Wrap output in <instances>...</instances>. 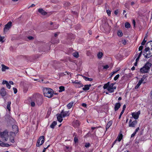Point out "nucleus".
<instances>
[{
  "label": "nucleus",
  "mask_w": 152,
  "mask_h": 152,
  "mask_svg": "<svg viewBox=\"0 0 152 152\" xmlns=\"http://www.w3.org/2000/svg\"><path fill=\"white\" fill-rule=\"evenodd\" d=\"M63 117L61 113L57 115V119L58 121L60 122H61L63 121Z\"/></svg>",
  "instance_id": "4468645a"
},
{
  "label": "nucleus",
  "mask_w": 152,
  "mask_h": 152,
  "mask_svg": "<svg viewBox=\"0 0 152 152\" xmlns=\"http://www.w3.org/2000/svg\"><path fill=\"white\" fill-rule=\"evenodd\" d=\"M10 84H11V85H13L14 84V83L13 82V81H9V83Z\"/></svg>",
  "instance_id": "69168bd1"
},
{
  "label": "nucleus",
  "mask_w": 152,
  "mask_h": 152,
  "mask_svg": "<svg viewBox=\"0 0 152 152\" xmlns=\"http://www.w3.org/2000/svg\"><path fill=\"white\" fill-rule=\"evenodd\" d=\"M136 3H135L134 2V1H132L131 2V5L132 6H133L134 4H136Z\"/></svg>",
  "instance_id": "e2e57ef3"
},
{
  "label": "nucleus",
  "mask_w": 152,
  "mask_h": 152,
  "mask_svg": "<svg viewBox=\"0 0 152 152\" xmlns=\"http://www.w3.org/2000/svg\"><path fill=\"white\" fill-rule=\"evenodd\" d=\"M137 124V121L136 120L132 121L131 120H130L129 122V126L130 127H134Z\"/></svg>",
  "instance_id": "9d476101"
},
{
  "label": "nucleus",
  "mask_w": 152,
  "mask_h": 152,
  "mask_svg": "<svg viewBox=\"0 0 152 152\" xmlns=\"http://www.w3.org/2000/svg\"><path fill=\"white\" fill-rule=\"evenodd\" d=\"M143 47L142 46H140L139 48V50L140 51H142V50L143 49Z\"/></svg>",
  "instance_id": "49530a36"
},
{
  "label": "nucleus",
  "mask_w": 152,
  "mask_h": 152,
  "mask_svg": "<svg viewBox=\"0 0 152 152\" xmlns=\"http://www.w3.org/2000/svg\"><path fill=\"white\" fill-rule=\"evenodd\" d=\"M136 134V133L135 132H134L132 135L131 136V137H134Z\"/></svg>",
  "instance_id": "13d9d810"
},
{
  "label": "nucleus",
  "mask_w": 152,
  "mask_h": 152,
  "mask_svg": "<svg viewBox=\"0 0 152 152\" xmlns=\"http://www.w3.org/2000/svg\"><path fill=\"white\" fill-rule=\"evenodd\" d=\"M126 108V106L125 104H124L123 107V110H125V108Z\"/></svg>",
  "instance_id": "bf43d9fd"
},
{
  "label": "nucleus",
  "mask_w": 152,
  "mask_h": 152,
  "mask_svg": "<svg viewBox=\"0 0 152 152\" xmlns=\"http://www.w3.org/2000/svg\"><path fill=\"white\" fill-rule=\"evenodd\" d=\"M38 12L41 14L43 15H45L47 14V13L42 8L39 9L38 10Z\"/></svg>",
  "instance_id": "6ab92c4d"
},
{
  "label": "nucleus",
  "mask_w": 152,
  "mask_h": 152,
  "mask_svg": "<svg viewBox=\"0 0 152 152\" xmlns=\"http://www.w3.org/2000/svg\"><path fill=\"white\" fill-rule=\"evenodd\" d=\"M146 77L143 76L141 78V79L139 80L138 83L140 84V85L142 83H146Z\"/></svg>",
  "instance_id": "ddd939ff"
},
{
  "label": "nucleus",
  "mask_w": 152,
  "mask_h": 152,
  "mask_svg": "<svg viewBox=\"0 0 152 152\" xmlns=\"http://www.w3.org/2000/svg\"><path fill=\"white\" fill-rule=\"evenodd\" d=\"M7 87L9 89H10L11 88V86L9 83H7L6 84Z\"/></svg>",
  "instance_id": "ea45409f"
},
{
  "label": "nucleus",
  "mask_w": 152,
  "mask_h": 152,
  "mask_svg": "<svg viewBox=\"0 0 152 152\" xmlns=\"http://www.w3.org/2000/svg\"><path fill=\"white\" fill-rule=\"evenodd\" d=\"M31 105L32 107H34L35 105V103L34 102H32L31 103Z\"/></svg>",
  "instance_id": "5fc2aeb1"
},
{
  "label": "nucleus",
  "mask_w": 152,
  "mask_h": 152,
  "mask_svg": "<svg viewBox=\"0 0 152 152\" xmlns=\"http://www.w3.org/2000/svg\"><path fill=\"white\" fill-rule=\"evenodd\" d=\"M103 55V54L102 52H99L97 54V57L99 58H101Z\"/></svg>",
  "instance_id": "473e14b6"
},
{
  "label": "nucleus",
  "mask_w": 152,
  "mask_h": 152,
  "mask_svg": "<svg viewBox=\"0 0 152 152\" xmlns=\"http://www.w3.org/2000/svg\"><path fill=\"white\" fill-rule=\"evenodd\" d=\"M117 141H118V140H117V139H116L115 141L113 143V144H112V147H113V146L114 145H115L116 143L117 142Z\"/></svg>",
  "instance_id": "864d4df0"
},
{
  "label": "nucleus",
  "mask_w": 152,
  "mask_h": 152,
  "mask_svg": "<svg viewBox=\"0 0 152 152\" xmlns=\"http://www.w3.org/2000/svg\"><path fill=\"white\" fill-rule=\"evenodd\" d=\"M140 114V111H138L137 112L132 113V117L135 119H137L139 117V115Z\"/></svg>",
  "instance_id": "6e6552de"
},
{
  "label": "nucleus",
  "mask_w": 152,
  "mask_h": 152,
  "mask_svg": "<svg viewBox=\"0 0 152 152\" xmlns=\"http://www.w3.org/2000/svg\"><path fill=\"white\" fill-rule=\"evenodd\" d=\"M58 27V26L57 25H56V26H55V27H53V28H52V29H54L57 28Z\"/></svg>",
  "instance_id": "0e129e2a"
},
{
  "label": "nucleus",
  "mask_w": 152,
  "mask_h": 152,
  "mask_svg": "<svg viewBox=\"0 0 152 152\" xmlns=\"http://www.w3.org/2000/svg\"><path fill=\"white\" fill-rule=\"evenodd\" d=\"M63 117L69 116L70 114L69 111H64L63 110H62L60 113Z\"/></svg>",
  "instance_id": "9b49d317"
},
{
  "label": "nucleus",
  "mask_w": 152,
  "mask_h": 152,
  "mask_svg": "<svg viewBox=\"0 0 152 152\" xmlns=\"http://www.w3.org/2000/svg\"><path fill=\"white\" fill-rule=\"evenodd\" d=\"M118 35L120 37H121L123 35V33L122 31L120 30H119L117 31Z\"/></svg>",
  "instance_id": "c85d7f7f"
},
{
  "label": "nucleus",
  "mask_w": 152,
  "mask_h": 152,
  "mask_svg": "<svg viewBox=\"0 0 152 152\" xmlns=\"http://www.w3.org/2000/svg\"><path fill=\"white\" fill-rule=\"evenodd\" d=\"M112 124V121H109L107 123L106 127V130H107L111 126Z\"/></svg>",
  "instance_id": "a211bd4d"
},
{
  "label": "nucleus",
  "mask_w": 152,
  "mask_h": 152,
  "mask_svg": "<svg viewBox=\"0 0 152 152\" xmlns=\"http://www.w3.org/2000/svg\"><path fill=\"white\" fill-rule=\"evenodd\" d=\"M49 145H48L47 147L44 148L42 152H45L46 149L49 147Z\"/></svg>",
  "instance_id": "603ef678"
},
{
  "label": "nucleus",
  "mask_w": 152,
  "mask_h": 152,
  "mask_svg": "<svg viewBox=\"0 0 152 152\" xmlns=\"http://www.w3.org/2000/svg\"><path fill=\"white\" fill-rule=\"evenodd\" d=\"M73 56L76 58H77L79 57V53L77 52H75L72 54Z\"/></svg>",
  "instance_id": "cd10ccee"
},
{
  "label": "nucleus",
  "mask_w": 152,
  "mask_h": 152,
  "mask_svg": "<svg viewBox=\"0 0 152 152\" xmlns=\"http://www.w3.org/2000/svg\"><path fill=\"white\" fill-rule=\"evenodd\" d=\"M140 130V128L139 127H137L135 130V131L134 132L136 133V132H138Z\"/></svg>",
  "instance_id": "4d7b16f0"
},
{
  "label": "nucleus",
  "mask_w": 152,
  "mask_h": 152,
  "mask_svg": "<svg viewBox=\"0 0 152 152\" xmlns=\"http://www.w3.org/2000/svg\"><path fill=\"white\" fill-rule=\"evenodd\" d=\"M119 74L117 75L114 77V80H117L118 79V77H119Z\"/></svg>",
  "instance_id": "c9c22d12"
},
{
  "label": "nucleus",
  "mask_w": 152,
  "mask_h": 152,
  "mask_svg": "<svg viewBox=\"0 0 152 152\" xmlns=\"http://www.w3.org/2000/svg\"><path fill=\"white\" fill-rule=\"evenodd\" d=\"M59 92H62L63 91H64L65 90V88L64 86H60L59 87Z\"/></svg>",
  "instance_id": "bb28decb"
},
{
  "label": "nucleus",
  "mask_w": 152,
  "mask_h": 152,
  "mask_svg": "<svg viewBox=\"0 0 152 152\" xmlns=\"http://www.w3.org/2000/svg\"><path fill=\"white\" fill-rule=\"evenodd\" d=\"M84 78L86 81H91L93 80V79L92 78H88V77H84Z\"/></svg>",
  "instance_id": "c756f323"
},
{
  "label": "nucleus",
  "mask_w": 152,
  "mask_h": 152,
  "mask_svg": "<svg viewBox=\"0 0 152 152\" xmlns=\"http://www.w3.org/2000/svg\"><path fill=\"white\" fill-rule=\"evenodd\" d=\"M11 104V102L10 101H9L7 103V109L9 110V111H10V106Z\"/></svg>",
  "instance_id": "a878e982"
},
{
  "label": "nucleus",
  "mask_w": 152,
  "mask_h": 152,
  "mask_svg": "<svg viewBox=\"0 0 152 152\" xmlns=\"http://www.w3.org/2000/svg\"><path fill=\"white\" fill-rule=\"evenodd\" d=\"M146 42V40H145V39H144L143 41L141 43L142 45H144L145 44V43Z\"/></svg>",
  "instance_id": "79ce46f5"
},
{
  "label": "nucleus",
  "mask_w": 152,
  "mask_h": 152,
  "mask_svg": "<svg viewBox=\"0 0 152 152\" xmlns=\"http://www.w3.org/2000/svg\"><path fill=\"white\" fill-rule=\"evenodd\" d=\"M10 141L12 142V143H14L15 142V141L14 140V138L12 137H10Z\"/></svg>",
  "instance_id": "4c0bfd02"
},
{
  "label": "nucleus",
  "mask_w": 152,
  "mask_h": 152,
  "mask_svg": "<svg viewBox=\"0 0 152 152\" xmlns=\"http://www.w3.org/2000/svg\"><path fill=\"white\" fill-rule=\"evenodd\" d=\"M13 91H14V93L15 94H16L17 92V89L15 88H13Z\"/></svg>",
  "instance_id": "a18cd8bd"
},
{
  "label": "nucleus",
  "mask_w": 152,
  "mask_h": 152,
  "mask_svg": "<svg viewBox=\"0 0 152 152\" xmlns=\"http://www.w3.org/2000/svg\"><path fill=\"white\" fill-rule=\"evenodd\" d=\"M142 53V51H141L139 53V54L136 55L134 56L135 58L137 57H139L140 58V57L141 56V54Z\"/></svg>",
  "instance_id": "f704fd0d"
},
{
  "label": "nucleus",
  "mask_w": 152,
  "mask_h": 152,
  "mask_svg": "<svg viewBox=\"0 0 152 152\" xmlns=\"http://www.w3.org/2000/svg\"><path fill=\"white\" fill-rule=\"evenodd\" d=\"M90 145L89 143H86L85 145V147L86 148H88L89 147Z\"/></svg>",
  "instance_id": "37998d69"
},
{
  "label": "nucleus",
  "mask_w": 152,
  "mask_h": 152,
  "mask_svg": "<svg viewBox=\"0 0 152 152\" xmlns=\"http://www.w3.org/2000/svg\"><path fill=\"white\" fill-rule=\"evenodd\" d=\"M122 43L124 45H125L126 43V41L125 40H123L122 41Z\"/></svg>",
  "instance_id": "3c124183"
},
{
  "label": "nucleus",
  "mask_w": 152,
  "mask_h": 152,
  "mask_svg": "<svg viewBox=\"0 0 152 152\" xmlns=\"http://www.w3.org/2000/svg\"><path fill=\"white\" fill-rule=\"evenodd\" d=\"M43 92L45 96L49 98L52 97L54 91L52 89L48 88H43Z\"/></svg>",
  "instance_id": "f03ea898"
},
{
  "label": "nucleus",
  "mask_w": 152,
  "mask_h": 152,
  "mask_svg": "<svg viewBox=\"0 0 152 152\" xmlns=\"http://www.w3.org/2000/svg\"><path fill=\"white\" fill-rule=\"evenodd\" d=\"M14 127L16 129H18L16 125H13L12 126V128Z\"/></svg>",
  "instance_id": "774afa93"
},
{
  "label": "nucleus",
  "mask_w": 152,
  "mask_h": 152,
  "mask_svg": "<svg viewBox=\"0 0 152 152\" xmlns=\"http://www.w3.org/2000/svg\"><path fill=\"white\" fill-rule=\"evenodd\" d=\"M0 93L2 96H5L7 94L6 89L4 88H2L0 90Z\"/></svg>",
  "instance_id": "f8f14e48"
},
{
  "label": "nucleus",
  "mask_w": 152,
  "mask_h": 152,
  "mask_svg": "<svg viewBox=\"0 0 152 152\" xmlns=\"http://www.w3.org/2000/svg\"><path fill=\"white\" fill-rule=\"evenodd\" d=\"M28 38L30 40H31L33 39V37L31 36L29 37H28Z\"/></svg>",
  "instance_id": "680f3d73"
},
{
  "label": "nucleus",
  "mask_w": 152,
  "mask_h": 152,
  "mask_svg": "<svg viewBox=\"0 0 152 152\" xmlns=\"http://www.w3.org/2000/svg\"><path fill=\"white\" fill-rule=\"evenodd\" d=\"M74 86L76 88H80L83 87V85L82 84L80 81L77 80L75 84L74 85Z\"/></svg>",
  "instance_id": "1a4fd4ad"
},
{
  "label": "nucleus",
  "mask_w": 152,
  "mask_h": 152,
  "mask_svg": "<svg viewBox=\"0 0 152 152\" xmlns=\"http://www.w3.org/2000/svg\"><path fill=\"white\" fill-rule=\"evenodd\" d=\"M74 102H72L67 105V107L68 109L71 108L73 105Z\"/></svg>",
  "instance_id": "4be33fe9"
},
{
  "label": "nucleus",
  "mask_w": 152,
  "mask_h": 152,
  "mask_svg": "<svg viewBox=\"0 0 152 152\" xmlns=\"http://www.w3.org/2000/svg\"><path fill=\"white\" fill-rule=\"evenodd\" d=\"M28 90V87L26 86H24L23 88V91L24 93H26L27 92Z\"/></svg>",
  "instance_id": "7c9ffc66"
},
{
  "label": "nucleus",
  "mask_w": 152,
  "mask_h": 152,
  "mask_svg": "<svg viewBox=\"0 0 152 152\" xmlns=\"http://www.w3.org/2000/svg\"><path fill=\"white\" fill-rule=\"evenodd\" d=\"M80 125V123L78 121H75L73 124V125L75 127H78Z\"/></svg>",
  "instance_id": "aec40b11"
},
{
  "label": "nucleus",
  "mask_w": 152,
  "mask_h": 152,
  "mask_svg": "<svg viewBox=\"0 0 152 152\" xmlns=\"http://www.w3.org/2000/svg\"><path fill=\"white\" fill-rule=\"evenodd\" d=\"M91 86V84L89 85H85L84 86V87L83 88V89L84 91H87L89 89L90 87Z\"/></svg>",
  "instance_id": "f3484780"
},
{
  "label": "nucleus",
  "mask_w": 152,
  "mask_h": 152,
  "mask_svg": "<svg viewBox=\"0 0 152 152\" xmlns=\"http://www.w3.org/2000/svg\"><path fill=\"white\" fill-rule=\"evenodd\" d=\"M0 145L2 147H8L10 146L8 144L5 143L0 140Z\"/></svg>",
  "instance_id": "412c9836"
},
{
  "label": "nucleus",
  "mask_w": 152,
  "mask_h": 152,
  "mask_svg": "<svg viewBox=\"0 0 152 152\" xmlns=\"http://www.w3.org/2000/svg\"><path fill=\"white\" fill-rule=\"evenodd\" d=\"M146 47L143 52V54L145 57L148 58L152 56V41L148 42L146 45Z\"/></svg>",
  "instance_id": "f257e3e1"
},
{
  "label": "nucleus",
  "mask_w": 152,
  "mask_h": 152,
  "mask_svg": "<svg viewBox=\"0 0 152 152\" xmlns=\"http://www.w3.org/2000/svg\"><path fill=\"white\" fill-rule=\"evenodd\" d=\"M151 65V63L149 62H147L143 67L140 69V72L142 74L148 73Z\"/></svg>",
  "instance_id": "20e7f679"
},
{
  "label": "nucleus",
  "mask_w": 152,
  "mask_h": 152,
  "mask_svg": "<svg viewBox=\"0 0 152 152\" xmlns=\"http://www.w3.org/2000/svg\"><path fill=\"white\" fill-rule=\"evenodd\" d=\"M0 137H1L3 140L6 141L7 140L9 137L8 132L5 131L3 132L0 131Z\"/></svg>",
  "instance_id": "39448f33"
},
{
  "label": "nucleus",
  "mask_w": 152,
  "mask_h": 152,
  "mask_svg": "<svg viewBox=\"0 0 152 152\" xmlns=\"http://www.w3.org/2000/svg\"><path fill=\"white\" fill-rule=\"evenodd\" d=\"M120 69V68H117L114 71L111 73V76H112L114 74L117 72Z\"/></svg>",
  "instance_id": "b1692460"
},
{
  "label": "nucleus",
  "mask_w": 152,
  "mask_h": 152,
  "mask_svg": "<svg viewBox=\"0 0 152 152\" xmlns=\"http://www.w3.org/2000/svg\"><path fill=\"white\" fill-rule=\"evenodd\" d=\"M45 137L44 136H40L38 139L36 143V146L39 147L42 145L44 142Z\"/></svg>",
  "instance_id": "423d86ee"
},
{
  "label": "nucleus",
  "mask_w": 152,
  "mask_h": 152,
  "mask_svg": "<svg viewBox=\"0 0 152 152\" xmlns=\"http://www.w3.org/2000/svg\"><path fill=\"white\" fill-rule=\"evenodd\" d=\"M57 122L56 121H54L51 124L50 127L52 129L54 128L55 126L56 125Z\"/></svg>",
  "instance_id": "393cba45"
},
{
  "label": "nucleus",
  "mask_w": 152,
  "mask_h": 152,
  "mask_svg": "<svg viewBox=\"0 0 152 152\" xmlns=\"http://www.w3.org/2000/svg\"><path fill=\"white\" fill-rule=\"evenodd\" d=\"M12 26V23L11 21L9 22L8 23L6 24L4 29V32H7L11 28Z\"/></svg>",
  "instance_id": "0eeeda50"
},
{
  "label": "nucleus",
  "mask_w": 152,
  "mask_h": 152,
  "mask_svg": "<svg viewBox=\"0 0 152 152\" xmlns=\"http://www.w3.org/2000/svg\"><path fill=\"white\" fill-rule=\"evenodd\" d=\"M139 58H139V57H137V58H136V61L137 62H138L139 60Z\"/></svg>",
  "instance_id": "338daca9"
},
{
  "label": "nucleus",
  "mask_w": 152,
  "mask_h": 152,
  "mask_svg": "<svg viewBox=\"0 0 152 152\" xmlns=\"http://www.w3.org/2000/svg\"><path fill=\"white\" fill-rule=\"evenodd\" d=\"M82 106L84 107H86V106H87V105L85 103H83L82 104Z\"/></svg>",
  "instance_id": "6e6d98bb"
},
{
  "label": "nucleus",
  "mask_w": 152,
  "mask_h": 152,
  "mask_svg": "<svg viewBox=\"0 0 152 152\" xmlns=\"http://www.w3.org/2000/svg\"><path fill=\"white\" fill-rule=\"evenodd\" d=\"M8 83V81L6 80H3L2 83L3 84H4V85L5 84H6Z\"/></svg>",
  "instance_id": "c03bdc74"
},
{
  "label": "nucleus",
  "mask_w": 152,
  "mask_h": 152,
  "mask_svg": "<svg viewBox=\"0 0 152 152\" xmlns=\"http://www.w3.org/2000/svg\"><path fill=\"white\" fill-rule=\"evenodd\" d=\"M4 37L3 36H0V42L3 43L4 42Z\"/></svg>",
  "instance_id": "72a5a7b5"
},
{
  "label": "nucleus",
  "mask_w": 152,
  "mask_h": 152,
  "mask_svg": "<svg viewBox=\"0 0 152 152\" xmlns=\"http://www.w3.org/2000/svg\"><path fill=\"white\" fill-rule=\"evenodd\" d=\"M125 27L126 28H129L130 27V25L129 23L126 22L125 23Z\"/></svg>",
  "instance_id": "2f4dec72"
},
{
  "label": "nucleus",
  "mask_w": 152,
  "mask_h": 152,
  "mask_svg": "<svg viewBox=\"0 0 152 152\" xmlns=\"http://www.w3.org/2000/svg\"><path fill=\"white\" fill-rule=\"evenodd\" d=\"M115 83H112L110 84V82H108L105 84L103 86V88L104 89H107V91L110 93H112L114 91V90L116 89V87L114 86Z\"/></svg>",
  "instance_id": "7ed1b4c3"
},
{
  "label": "nucleus",
  "mask_w": 152,
  "mask_h": 152,
  "mask_svg": "<svg viewBox=\"0 0 152 152\" xmlns=\"http://www.w3.org/2000/svg\"><path fill=\"white\" fill-rule=\"evenodd\" d=\"M123 137V135L122 134H120L118 136L117 139H117L118 141V142L120 141Z\"/></svg>",
  "instance_id": "5701e85b"
},
{
  "label": "nucleus",
  "mask_w": 152,
  "mask_h": 152,
  "mask_svg": "<svg viewBox=\"0 0 152 152\" xmlns=\"http://www.w3.org/2000/svg\"><path fill=\"white\" fill-rule=\"evenodd\" d=\"M107 14L109 16H110L111 14V11L110 10H107Z\"/></svg>",
  "instance_id": "58836bf2"
},
{
  "label": "nucleus",
  "mask_w": 152,
  "mask_h": 152,
  "mask_svg": "<svg viewBox=\"0 0 152 152\" xmlns=\"http://www.w3.org/2000/svg\"><path fill=\"white\" fill-rule=\"evenodd\" d=\"M1 70L2 72H4L7 69H9V67L3 64L1 65Z\"/></svg>",
  "instance_id": "2eb2a0df"
},
{
  "label": "nucleus",
  "mask_w": 152,
  "mask_h": 152,
  "mask_svg": "<svg viewBox=\"0 0 152 152\" xmlns=\"http://www.w3.org/2000/svg\"><path fill=\"white\" fill-rule=\"evenodd\" d=\"M140 85H140V84H139V83H138L137 84V85L135 86V88L136 89H137V88H139V86H140Z\"/></svg>",
  "instance_id": "de8ad7c7"
},
{
  "label": "nucleus",
  "mask_w": 152,
  "mask_h": 152,
  "mask_svg": "<svg viewBox=\"0 0 152 152\" xmlns=\"http://www.w3.org/2000/svg\"><path fill=\"white\" fill-rule=\"evenodd\" d=\"M118 10H116L114 11V13L115 15H117L118 13Z\"/></svg>",
  "instance_id": "8fccbe9b"
},
{
  "label": "nucleus",
  "mask_w": 152,
  "mask_h": 152,
  "mask_svg": "<svg viewBox=\"0 0 152 152\" xmlns=\"http://www.w3.org/2000/svg\"><path fill=\"white\" fill-rule=\"evenodd\" d=\"M74 141L75 142V143H77L78 142V139L77 138L76 136L74 138Z\"/></svg>",
  "instance_id": "a19ab883"
},
{
  "label": "nucleus",
  "mask_w": 152,
  "mask_h": 152,
  "mask_svg": "<svg viewBox=\"0 0 152 152\" xmlns=\"http://www.w3.org/2000/svg\"><path fill=\"white\" fill-rule=\"evenodd\" d=\"M72 83L73 84H75L76 83V82L77 80H75V81H74L73 80H72Z\"/></svg>",
  "instance_id": "052dcab7"
},
{
  "label": "nucleus",
  "mask_w": 152,
  "mask_h": 152,
  "mask_svg": "<svg viewBox=\"0 0 152 152\" xmlns=\"http://www.w3.org/2000/svg\"><path fill=\"white\" fill-rule=\"evenodd\" d=\"M37 104L38 105H40L42 104V102L41 101V100L40 99L39 100H38L37 102Z\"/></svg>",
  "instance_id": "e433bc0d"
},
{
  "label": "nucleus",
  "mask_w": 152,
  "mask_h": 152,
  "mask_svg": "<svg viewBox=\"0 0 152 152\" xmlns=\"http://www.w3.org/2000/svg\"><path fill=\"white\" fill-rule=\"evenodd\" d=\"M109 66L108 65H107L104 66L103 68L104 69H107L109 68Z\"/></svg>",
  "instance_id": "09e8293b"
},
{
  "label": "nucleus",
  "mask_w": 152,
  "mask_h": 152,
  "mask_svg": "<svg viewBox=\"0 0 152 152\" xmlns=\"http://www.w3.org/2000/svg\"><path fill=\"white\" fill-rule=\"evenodd\" d=\"M121 106V104L120 103H116L115 106L114 110L115 111H117L120 107Z\"/></svg>",
  "instance_id": "dca6fc26"
}]
</instances>
